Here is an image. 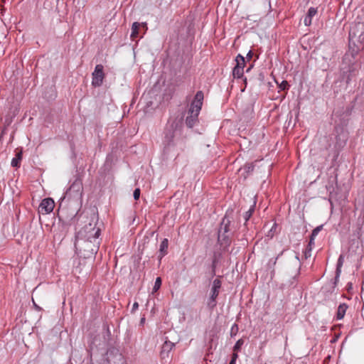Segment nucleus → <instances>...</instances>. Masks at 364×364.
Returning <instances> with one entry per match:
<instances>
[{
	"label": "nucleus",
	"mask_w": 364,
	"mask_h": 364,
	"mask_svg": "<svg viewBox=\"0 0 364 364\" xmlns=\"http://www.w3.org/2000/svg\"><path fill=\"white\" fill-rule=\"evenodd\" d=\"M364 49V22L353 23L349 31V50L343 57L341 75L349 84L360 68L358 54Z\"/></svg>",
	"instance_id": "1"
},
{
	"label": "nucleus",
	"mask_w": 364,
	"mask_h": 364,
	"mask_svg": "<svg viewBox=\"0 0 364 364\" xmlns=\"http://www.w3.org/2000/svg\"><path fill=\"white\" fill-rule=\"evenodd\" d=\"M100 229L91 223L85 225L75 235V247L79 254L85 258L95 256L99 250L100 242L97 240Z\"/></svg>",
	"instance_id": "2"
},
{
	"label": "nucleus",
	"mask_w": 364,
	"mask_h": 364,
	"mask_svg": "<svg viewBox=\"0 0 364 364\" xmlns=\"http://www.w3.org/2000/svg\"><path fill=\"white\" fill-rule=\"evenodd\" d=\"M204 95L203 91L196 92L188 109V115L186 119V124L188 127L192 128L198 122V117L203 105Z\"/></svg>",
	"instance_id": "3"
},
{
	"label": "nucleus",
	"mask_w": 364,
	"mask_h": 364,
	"mask_svg": "<svg viewBox=\"0 0 364 364\" xmlns=\"http://www.w3.org/2000/svg\"><path fill=\"white\" fill-rule=\"evenodd\" d=\"M181 122L176 119L168 120L164 131L163 145L167 149L174 146V139L177 134L181 132Z\"/></svg>",
	"instance_id": "4"
},
{
	"label": "nucleus",
	"mask_w": 364,
	"mask_h": 364,
	"mask_svg": "<svg viewBox=\"0 0 364 364\" xmlns=\"http://www.w3.org/2000/svg\"><path fill=\"white\" fill-rule=\"evenodd\" d=\"M230 223L231 220L228 218V213H226L220 223L218 231V242L224 249L228 248L232 242L230 229Z\"/></svg>",
	"instance_id": "5"
},
{
	"label": "nucleus",
	"mask_w": 364,
	"mask_h": 364,
	"mask_svg": "<svg viewBox=\"0 0 364 364\" xmlns=\"http://www.w3.org/2000/svg\"><path fill=\"white\" fill-rule=\"evenodd\" d=\"M334 145L332 149L333 161H336L341 150L346 146L348 139V132L342 127H336L334 129Z\"/></svg>",
	"instance_id": "6"
},
{
	"label": "nucleus",
	"mask_w": 364,
	"mask_h": 364,
	"mask_svg": "<svg viewBox=\"0 0 364 364\" xmlns=\"http://www.w3.org/2000/svg\"><path fill=\"white\" fill-rule=\"evenodd\" d=\"M83 185L81 176L77 175L75 178L70 184L69 188L65 193L63 198H68L80 199L82 196Z\"/></svg>",
	"instance_id": "7"
},
{
	"label": "nucleus",
	"mask_w": 364,
	"mask_h": 364,
	"mask_svg": "<svg viewBox=\"0 0 364 364\" xmlns=\"http://www.w3.org/2000/svg\"><path fill=\"white\" fill-rule=\"evenodd\" d=\"M106 360L108 364H126L123 355L116 348L108 349Z\"/></svg>",
	"instance_id": "8"
},
{
	"label": "nucleus",
	"mask_w": 364,
	"mask_h": 364,
	"mask_svg": "<svg viewBox=\"0 0 364 364\" xmlns=\"http://www.w3.org/2000/svg\"><path fill=\"white\" fill-rule=\"evenodd\" d=\"M105 77L103 65L101 64L97 65L92 73V85L95 87H100L103 83Z\"/></svg>",
	"instance_id": "9"
},
{
	"label": "nucleus",
	"mask_w": 364,
	"mask_h": 364,
	"mask_svg": "<svg viewBox=\"0 0 364 364\" xmlns=\"http://www.w3.org/2000/svg\"><path fill=\"white\" fill-rule=\"evenodd\" d=\"M55 202L50 198H44L38 207V212L42 214H48L53 210Z\"/></svg>",
	"instance_id": "10"
},
{
	"label": "nucleus",
	"mask_w": 364,
	"mask_h": 364,
	"mask_svg": "<svg viewBox=\"0 0 364 364\" xmlns=\"http://www.w3.org/2000/svg\"><path fill=\"white\" fill-rule=\"evenodd\" d=\"M168 245H169V242L167 238H164L161 241L160 246H159V255H158V259H159V263L161 262L162 258L168 254Z\"/></svg>",
	"instance_id": "11"
},
{
	"label": "nucleus",
	"mask_w": 364,
	"mask_h": 364,
	"mask_svg": "<svg viewBox=\"0 0 364 364\" xmlns=\"http://www.w3.org/2000/svg\"><path fill=\"white\" fill-rule=\"evenodd\" d=\"M175 344L169 341L164 342L161 347V356L162 358H168L170 351L173 349Z\"/></svg>",
	"instance_id": "12"
},
{
	"label": "nucleus",
	"mask_w": 364,
	"mask_h": 364,
	"mask_svg": "<svg viewBox=\"0 0 364 364\" xmlns=\"http://www.w3.org/2000/svg\"><path fill=\"white\" fill-rule=\"evenodd\" d=\"M222 282L220 279H215L213 282V285L210 290V296L217 297L219 295L220 289H221Z\"/></svg>",
	"instance_id": "13"
},
{
	"label": "nucleus",
	"mask_w": 364,
	"mask_h": 364,
	"mask_svg": "<svg viewBox=\"0 0 364 364\" xmlns=\"http://www.w3.org/2000/svg\"><path fill=\"white\" fill-rule=\"evenodd\" d=\"M317 14V8L310 7L304 18V23L306 26L311 24L313 17Z\"/></svg>",
	"instance_id": "14"
},
{
	"label": "nucleus",
	"mask_w": 364,
	"mask_h": 364,
	"mask_svg": "<svg viewBox=\"0 0 364 364\" xmlns=\"http://www.w3.org/2000/svg\"><path fill=\"white\" fill-rule=\"evenodd\" d=\"M22 155H23L22 149H21L20 150H18L17 149L16 156L12 159L11 164L13 167L18 168L20 166L21 161L22 159Z\"/></svg>",
	"instance_id": "15"
},
{
	"label": "nucleus",
	"mask_w": 364,
	"mask_h": 364,
	"mask_svg": "<svg viewBox=\"0 0 364 364\" xmlns=\"http://www.w3.org/2000/svg\"><path fill=\"white\" fill-rule=\"evenodd\" d=\"M348 305L345 303L341 304L338 306L337 313H336V319L337 320H341L344 317L346 311L348 309Z\"/></svg>",
	"instance_id": "16"
},
{
	"label": "nucleus",
	"mask_w": 364,
	"mask_h": 364,
	"mask_svg": "<svg viewBox=\"0 0 364 364\" xmlns=\"http://www.w3.org/2000/svg\"><path fill=\"white\" fill-rule=\"evenodd\" d=\"M357 228L360 230L364 226V204L361 205L360 213L356 222Z\"/></svg>",
	"instance_id": "17"
},
{
	"label": "nucleus",
	"mask_w": 364,
	"mask_h": 364,
	"mask_svg": "<svg viewBox=\"0 0 364 364\" xmlns=\"http://www.w3.org/2000/svg\"><path fill=\"white\" fill-rule=\"evenodd\" d=\"M141 26V23L139 22H134L132 26V33H131V38L132 40H134L136 38L138 37L139 33V27Z\"/></svg>",
	"instance_id": "18"
},
{
	"label": "nucleus",
	"mask_w": 364,
	"mask_h": 364,
	"mask_svg": "<svg viewBox=\"0 0 364 364\" xmlns=\"http://www.w3.org/2000/svg\"><path fill=\"white\" fill-rule=\"evenodd\" d=\"M255 169V164L254 163H247L245 164L242 168H241L240 170H244L245 173H246L244 177L247 178L248 175H250Z\"/></svg>",
	"instance_id": "19"
},
{
	"label": "nucleus",
	"mask_w": 364,
	"mask_h": 364,
	"mask_svg": "<svg viewBox=\"0 0 364 364\" xmlns=\"http://www.w3.org/2000/svg\"><path fill=\"white\" fill-rule=\"evenodd\" d=\"M314 245V240H309V242L304 252V257L305 259H307L311 256L312 246Z\"/></svg>",
	"instance_id": "20"
},
{
	"label": "nucleus",
	"mask_w": 364,
	"mask_h": 364,
	"mask_svg": "<svg viewBox=\"0 0 364 364\" xmlns=\"http://www.w3.org/2000/svg\"><path fill=\"white\" fill-rule=\"evenodd\" d=\"M217 297L210 296L207 302V306L208 309L212 311L217 306Z\"/></svg>",
	"instance_id": "21"
},
{
	"label": "nucleus",
	"mask_w": 364,
	"mask_h": 364,
	"mask_svg": "<svg viewBox=\"0 0 364 364\" xmlns=\"http://www.w3.org/2000/svg\"><path fill=\"white\" fill-rule=\"evenodd\" d=\"M244 70L239 66H235L232 70V75L234 77L241 78L243 76Z\"/></svg>",
	"instance_id": "22"
},
{
	"label": "nucleus",
	"mask_w": 364,
	"mask_h": 364,
	"mask_svg": "<svg viewBox=\"0 0 364 364\" xmlns=\"http://www.w3.org/2000/svg\"><path fill=\"white\" fill-rule=\"evenodd\" d=\"M235 61H236L235 66H239L240 68H241L244 70V67L245 65V58L242 55L238 54L235 58Z\"/></svg>",
	"instance_id": "23"
},
{
	"label": "nucleus",
	"mask_w": 364,
	"mask_h": 364,
	"mask_svg": "<svg viewBox=\"0 0 364 364\" xmlns=\"http://www.w3.org/2000/svg\"><path fill=\"white\" fill-rule=\"evenodd\" d=\"M343 262H344V257L343 255H341L338 257V259L337 262V265H336V271H337V274H341V267L343 266Z\"/></svg>",
	"instance_id": "24"
},
{
	"label": "nucleus",
	"mask_w": 364,
	"mask_h": 364,
	"mask_svg": "<svg viewBox=\"0 0 364 364\" xmlns=\"http://www.w3.org/2000/svg\"><path fill=\"white\" fill-rule=\"evenodd\" d=\"M255 203L250 207V208L245 212V215H244V218L245 220V221L247 222L250 218L251 216L252 215L254 211H255Z\"/></svg>",
	"instance_id": "25"
},
{
	"label": "nucleus",
	"mask_w": 364,
	"mask_h": 364,
	"mask_svg": "<svg viewBox=\"0 0 364 364\" xmlns=\"http://www.w3.org/2000/svg\"><path fill=\"white\" fill-rule=\"evenodd\" d=\"M295 258L296 259V274L295 276H294V277H293L294 279H295L300 274V269H301V262H300V259H299V256L298 253L295 256Z\"/></svg>",
	"instance_id": "26"
},
{
	"label": "nucleus",
	"mask_w": 364,
	"mask_h": 364,
	"mask_svg": "<svg viewBox=\"0 0 364 364\" xmlns=\"http://www.w3.org/2000/svg\"><path fill=\"white\" fill-rule=\"evenodd\" d=\"M322 228H323V225L317 226L316 228H314L312 230L311 234L310 235V239H311V241L314 240L315 237L318 234V232L322 230Z\"/></svg>",
	"instance_id": "27"
},
{
	"label": "nucleus",
	"mask_w": 364,
	"mask_h": 364,
	"mask_svg": "<svg viewBox=\"0 0 364 364\" xmlns=\"http://www.w3.org/2000/svg\"><path fill=\"white\" fill-rule=\"evenodd\" d=\"M244 340L242 338L239 339L233 347V351H240L242 345L244 344Z\"/></svg>",
	"instance_id": "28"
},
{
	"label": "nucleus",
	"mask_w": 364,
	"mask_h": 364,
	"mask_svg": "<svg viewBox=\"0 0 364 364\" xmlns=\"http://www.w3.org/2000/svg\"><path fill=\"white\" fill-rule=\"evenodd\" d=\"M161 286V277H157L156 279L154 286L153 287V291L154 292L157 291L160 289Z\"/></svg>",
	"instance_id": "29"
},
{
	"label": "nucleus",
	"mask_w": 364,
	"mask_h": 364,
	"mask_svg": "<svg viewBox=\"0 0 364 364\" xmlns=\"http://www.w3.org/2000/svg\"><path fill=\"white\" fill-rule=\"evenodd\" d=\"M238 331H239L238 325L237 323H234L232 326L231 329H230V336L231 337L235 336L237 335V333H238Z\"/></svg>",
	"instance_id": "30"
},
{
	"label": "nucleus",
	"mask_w": 364,
	"mask_h": 364,
	"mask_svg": "<svg viewBox=\"0 0 364 364\" xmlns=\"http://www.w3.org/2000/svg\"><path fill=\"white\" fill-rule=\"evenodd\" d=\"M279 87L281 90H288L289 84H288L287 81L283 80L282 82V83L279 85Z\"/></svg>",
	"instance_id": "31"
},
{
	"label": "nucleus",
	"mask_w": 364,
	"mask_h": 364,
	"mask_svg": "<svg viewBox=\"0 0 364 364\" xmlns=\"http://www.w3.org/2000/svg\"><path fill=\"white\" fill-rule=\"evenodd\" d=\"M140 193H141V191L139 188H136L134 191L133 196H134V200H138L139 198Z\"/></svg>",
	"instance_id": "32"
},
{
	"label": "nucleus",
	"mask_w": 364,
	"mask_h": 364,
	"mask_svg": "<svg viewBox=\"0 0 364 364\" xmlns=\"http://www.w3.org/2000/svg\"><path fill=\"white\" fill-rule=\"evenodd\" d=\"M283 252H284V250H283V251H282V252H280V254H279V255H278V256H277V257L274 259V261H272V259H271V260L269 261V262H272V264H273V266H274V265L276 264V263H277V259H279V257L281 255H282Z\"/></svg>",
	"instance_id": "33"
},
{
	"label": "nucleus",
	"mask_w": 364,
	"mask_h": 364,
	"mask_svg": "<svg viewBox=\"0 0 364 364\" xmlns=\"http://www.w3.org/2000/svg\"><path fill=\"white\" fill-rule=\"evenodd\" d=\"M353 289V284L351 282H348L346 285V290L348 293Z\"/></svg>",
	"instance_id": "34"
},
{
	"label": "nucleus",
	"mask_w": 364,
	"mask_h": 364,
	"mask_svg": "<svg viewBox=\"0 0 364 364\" xmlns=\"http://www.w3.org/2000/svg\"><path fill=\"white\" fill-rule=\"evenodd\" d=\"M237 353L238 351H233L231 360H237V359L238 358Z\"/></svg>",
	"instance_id": "35"
},
{
	"label": "nucleus",
	"mask_w": 364,
	"mask_h": 364,
	"mask_svg": "<svg viewBox=\"0 0 364 364\" xmlns=\"http://www.w3.org/2000/svg\"><path fill=\"white\" fill-rule=\"evenodd\" d=\"M139 307L138 302H134L132 306V313H134Z\"/></svg>",
	"instance_id": "36"
},
{
	"label": "nucleus",
	"mask_w": 364,
	"mask_h": 364,
	"mask_svg": "<svg viewBox=\"0 0 364 364\" xmlns=\"http://www.w3.org/2000/svg\"><path fill=\"white\" fill-rule=\"evenodd\" d=\"M340 274H337V271H336V277L334 278V286L336 285L337 282H338Z\"/></svg>",
	"instance_id": "37"
},
{
	"label": "nucleus",
	"mask_w": 364,
	"mask_h": 364,
	"mask_svg": "<svg viewBox=\"0 0 364 364\" xmlns=\"http://www.w3.org/2000/svg\"><path fill=\"white\" fill-rule=\"evenodd\" d=\"M340 274H337V271H336V277L334 278V286L336 285L337 282H338Z\"/></svg>",
	"instance_id": "38"
},
{
	"label": "nucleus",
	"mask_w": 364,
	"mask_h": 364,
	"mask_svg": "<svg viewBox=\"0 0 364 364\" xmlns=\"http://www.w3.org/2000/svg\"><path fill=\"white\" fill-rule=\"evenodd\" d=\"M252 56H253V53H252V50H250V51L248 52V53L247 54V58L248 60H250V59H251V58H252Z\"/></svg>",
	"instance_id": "39"
},
{
	"label": "nucleus",
	"mask_w": 364,
	"mask_h": 364,
	"mask_svg": "<svg viewBox=\"0 0 364 364\" xmlns=\"http://www.w3.org/2000/svg\"><path fill=\"white\" fill-rule=\"evenodd\" d=\"M215 260L213 261V266H212V268H213V274H215Z\"/></svg>",
	"instance_id": "40"
},
{
	"label": "nucleus",
	"mask_w": 364,
	"mask_h": 364,
	"mask_svg": "<svg viewBox=\"0 0 364 364\" xmlns=\"http://www.w3.org/2000/svg\"><path fill=\"white\" fill-rule=\"evenodd\" d=\"M141 26L144 27L147 30V23L146 22L141 23Z\"/></svg>",
	"instance_id": "41"
},
{
	"label": "nucleus",
	"mask_w": 364,
	"mask_h": 364,
	"mask_svg": "<svg viewBox=\"0 0 364 364\" xmlns=\"http://www.w3.org/2000/svg\"><path fill=\"white\" fill-rule=\"evenodd\" d=\"M229 364H236V360H230V362Z\"/></svg>",
	"instance_id": "42"
},
{
	"label": "nucleus",
	"mask_w": 364,
	"mask_h": 364,
	"mask_svg": "<svg viewBox=\"0 0 364 364\" xmlns=\"http://www.w3.org/2000/svg\"><path fill=\"white\" fill-rule=\"evenodd\" d=\"M145 321V318H141V323H143Z\"/></svg>",
	"instance_id": "43"
},
{
	"label": "nucleus",
	"mask_w": 364,
	"mask_h": 364,
	"mask_svg": "<svg viewBox=\"0 0 364 364\" xmlns=\"http://www.w3.org/2000/svg\"><path fill=\"white\" fill-rule=\"evenodd\" d=\"M252 67V65H251L250 68H248V69L247 70V71H249Z\"/></svg>",
	"instance_id": "44"
}]
</instances>
